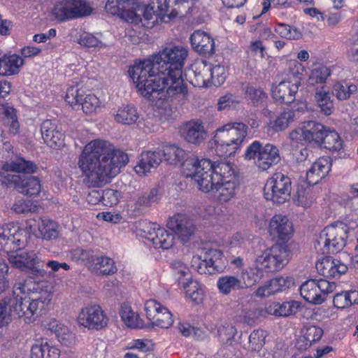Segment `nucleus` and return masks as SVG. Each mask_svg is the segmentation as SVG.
<instances>
[{
	"label": "nucleus",
	"mask_w": 358,
	"mask_h": 358,
	"mask_svg": "<svg viewBox=\"0 0 358 358\" xmlns=\"http://www.w3.org/2000/svg\"><path fill=\"white\" fill-rule=\"evenodd\" d=\"M173 275L182 287H186L187 282L192 280L189 268L182 262H176L173 264Z\"/></svg>",
	"instance_id": "nucleus-47"
},
{
	"label": "nucleus",
	"mask_w": 358,
	"mask_h": 358,
	"mask_svg": "<svg viewBox=\"0 0 358 358\" xmlns=\"http://www.w3.org/2000/svg\"><path fill=\"white\" fill-rule=\"evenodd\" d=\"M259 271L256 268H250L249 270L243 269L241 272L239 277L243 289H248L259 282L260 275Z\"/></svg>",
	"instance_id": "nucleus-52"
},
{
	"label": "nucleus",
	"mask_w": 358,
	"mask_h": 358,
	"mask_svg": "<svg viewBox=\"0 0 358 358\" xmlns=\"http://www.w3.org/2000/svg\"><path fill=\"white\" fill-rule=\"evenodd\" d=\"M162 152L159 151H147L142 152L141 159L134 167L136 173L141 176H145L155 169L162 162Z\"/></svg>",
	"instance_id": "nucleus-28"
},
{
	"label": "nucleus",
	"mask_w": 358,
	"mask_h": 358,
	"mask_svg": "<svg viewBox=\"0 0 358 358\" xmlns=\"http://www.w3.org/2000/svg\"><path fill=\"white\" fill-rule=\"evenodd\" d=\"M331 75V70L324 65H317L310 71L308 79V85H325V83Z\"/></svg>",
	"instance_id": "nucleus-44"
},
{
	"label": "nucleus",
	"mask_w": 358,
	"mask_h": 358,
	"mask_svg": "<svg viewBox=\"0 0 358 358\" xmlns=\"http://www.w3.org/2000/svg\"><path fill=\"white\" fill-rule=\"evenodd\" d=\"M39 236L44 239H55L58 236L57 224L52 220L43 217L38 222Z\"/></svg>",
	"instance_id": "nucleus-40"
},
{
	"label": "nucleus",
	"mask_w": 358,
	"mask_h": 358,
	"mask_svg": "<svg viewBox=\"0 0 358 358\" xmlns=\"http://www.w3.org/2000/svg\"><path fill=\"white\" fill-rule=\"evenodd\" d=\"M336 283L325 279H310L300 287L301 296L308 302L318 305L322 303L329 294L336 289Z\"/></svg>",
	"instance_id": "nucleus-12"
},
{
	"label": "nucleus",
	"mask_w": 358,
	"mask_h": 358,
	"mask_svg": "<svg viewBox=\"0 0 358 358\" xmlns=\"http://www.w3.org/2000/svg\"><path fill=\"white\" fill-rule=\"evenodd\" d=\"M41 292H47L50 294V301L52 300V294L50 291L43 289L39 287L38 285L35 284L31 280H23L16 282L13 288L12 294L7 297L17 296L21 299L22 303H29L34 295L39 294Z\"/></svg>",
	"instance_id": "nucleus-24"
},
{
	"label": "nucleus",
	"mask_w": 358,
	"mask_h": 358,
	"mask_svg": "<svg viewBox=\"0 0 358 358\" xmlns=\"http://www.w3.org/2000/svg\"><path fill=\"white\" fill-rule=\"evenodd\" d=\"M187 155L185 150L176 145L167 147L162 153L164 159L169 164H176L185 160Z\"/></svg>",
	"instance_id": "nucleus-50"
},
{
	"label": "nucleus",
	"mask_w": 358,
	"mask_h": 358,
	"mask_svg": "<svg viewBox=\"0 0 358 358\" xmlns=\"http://www.w3.org/2000/svg\"><path fill=\"white\" fill-rule=\"evenodd\" d=\"M148 231H144L145 237L152 241L155 248L168 250L173 245L175 237L173 234L155 223H148Z\"/></svg>",
	"instance_id": "nucleus-20"
},
{
	"label": "nucleus",
	"mask_w": 358,
	"mask_h": 358,
	"mask_svg": "<svg viewBox=\"0 0 358 358\" xmlns=\"http://www.w3.org/2000/svg\"><path fill=\"white\" fill-rule=\"evenodd\" d=\"M92 8L87 0H60L52 9V14L58 22H66L90 15Z\"/></svg>",
	"instance_id": "nucleus-10"
},
{
	"label": "nucleus",
	"mask_w": 358,
	"mask_h": 358,
	"mask_svg": "<svg viewBox=\"0 0 358 358\" xmlns=\"http://www.w3.org/2000/svg\"><path fill=\"white\" fill-rule=\"evenodd\" d=\"M189 39L193 49L200 55H206L214 53L215 42L208 34L201 30H196L191 35Z\"/></svg>",
	"instance_id": "nucleus-27"
},
{
	"label": "nucleus",
	"mask_w": 358,
	"mask_h": 358,
	"mask_svg": "<svg viewBox=\"0 0 358 358\" xmlns=\"http://www.w3.org/2000/svg\"><path fill=\"white\" fill-rule=\"evenodd\" d=\"M37 168V166L33 162L20 158L17 162H6L3 163L1 171L32 173L36 172Z\"/></svg>",
	"instance_id": "nucleus-36"
},
{
	"label": "nucleus",
	"mask_w": 358,
	"mask_h": 358,
	"mask_svg": "<svg viewBox=\"0 0 358 358\" xmlns=\"http://www.w3.org/2000/svg\"><path fill=\"white\" fill-rule=\"evenodd\" d=\"M156 14L165 21V17H167L169 20L177 17L175 12H171V8H173V3H171L169 0H157V1Z\"/></svg>",
	"instance_id": "nucleus-57"
},
{
	"label": "nucleus",
	"mask_w": 358,
	"mask_h": 358,
	"mask_svg": "<svg viewBox=\"0 0 358 358\" xmlns=\"http://www.w3.org/2000/svg\"><path fill=\"white\" fill-rule=\"evenodd\" d=\"M167 227L182 242L187 241L194 232V224L184 214L178 213L171 217L167 222Z\"/></svg>",
	"instance_id": "nucleus-21"
},
{
	"label": "nucleus",
	"mask_w": 358,
	"mask_h": 358,
	"mask_svg": "<svg viewBox=\"0 0 358 358\" xmlns=\"http://www.w3.org/2000/svg\"><path fill=\"white\" fill-rule=\"evenodd\" d=\"M208 73L215 85H222L227 77L226 70L224 66L215 65L213 67L203 64V72Z\"/></svg>",
	"instance_id": "nucleus-53"
},
{
	"label": "nucleus",
	"mask_w": 358,
	"mask_h": 358,
	"mask_svg": "<svg viewBox=\"0 0 358 358\" xmlns=\"http://www.w3.org/2000/svg\"><path fill=\"white\" fill-rule=\"evenodd\" d=\"M44 142L50 148L57 149L64 145V136L56 120H45L41 126Z\"/></svg>",
	"instance_id": "nucleus-23"
},
{
	"label": "nucleus",
	"mask_w": 358,
	"mask_h": 358,
	"mask_svg": "<svg viewBox=\"0 0 358 358\" xmlns=\"http://www.w3.org/2000/svg\"><path fill=\"white\" fill-rule=\"evenodd\" d=\"M49 329L53 331L58 341L65 346H71L76 343V336L69 329L54 320L50 324Z\"/></svg>",
	"instance_id": "nucleus-37"
},
{
	"label": "nucleus",
	"mask_w": 358,
	"mask_h": 358,
	"mask_svg": "<svg viewBox=\"0 0 358 358\" xmlns=\"http://www.w3.org/2000/svg\"><path fill=\"white\" fill-rule=\"evenodd\" d=\"M334 306L337 308H345L358 303V291L350 289L336 294L333 299Z\"/></svg>",
	"instance_id": "nucleus-38"
},
{
	"label": "nucleus",
	"mask_w": 358,
	"mask_h": 358,
	"mask_svg": "<svg viewBox=\"0 0 358 358\" xmlns=\"http://www.w3.org/2000/svg\"><path fill=\"white\" fill-rule=\"evenodd\" d=\"M102 203L108 207H112L118 203L120 197V192L113 189H105L101 190Z\"/></svg>",
	"instance_id": "nucleus-63"
},
{
	"label": "nucleus",
	"mask_w": 358,
	"mask_h": 358,
	"mask_svg": "<svg viewBox=\"0 0 358 358\" xmlns=\"http://www.w3.org/2000/svg\"><path fill=\"white\" fill-rule=\"evenodd\" d=\"M299 308V304L295 301L272 302L266 307V312L276 317H288L295 314Z\"/></svg>",
	"instance_id": "nucleus-32"
},
{
	"label": "nucleus",
	"mask_w": 358,
	"mask_h": 358,
	"mask_svg": "<svg viewBox=\"0 0 358 358\" xmlns=\"http://www.w3.org/2000/svg\"><path fill=\"white\" fill-rule=\"evenodd\" d=\"M215 163L208 159H199L196 155L187 157L182 163V173L187 178H192L201 190V185L207 175L212 174L214 170Z\"/></svg>",
	"instance_id": "nucleus-15"
},
{
	"label": "nucleus",
	"mask_w": 358,
	"mask_h": 358,
	"mask_svg": "<svg viewBox=\"0 0 358 358\" xmlns=\"http://www.w3.org/2000/svg\"><path fill=\"white\" fill-rule=\"evenodd\" d=\"M60 350L46 340L37 341L31 347V358H59Z\"/></svg>",
	"instance_id": "nucleus-31"
},
{
	"label": "nucleus",
	"mask_w": 358,
	"mask_h": 358,
	"mask_svg": "<svg viewBox=\"0 0 358 358\" xmlns=\"http://www.w3.org/2000/svg\"><path fill=\"white\" fill-rule=\"evenodd\" d=\"M120 317L124 324L131 328H138L140 327L138 315L132 310L128 304H122L120 311Z\"/></svg>",
	"instance_id": "nucleus-49"
},
{
	"label": "nucleus",
	"mask_w": 358,
	"mask_h": 358,
	"mask_svg": "<svg viewBox=\"0 0 358 358\" xmlns=\"http://www.w3.org/2000/svg\"><path fill=\"white\" fill-rule=\"evenodd\" d=\"M291 180L285 174L278 172L270 178L264 187V196L273 203H284L289 198Z\"/></svg>",
	"instance_id": "nucleus-13"
},
{
	"label": "nucleus",
	"mask_w": 358,
	"mask_h": 358,
	"mask_svg": "<svg viewBox=\"0 0 358 358\" xmlns=\"http://www.w3.org/2000/svg\"><path fill=\"white\" fill-rule=\"evenodd\" d=\"M315 196L316 195L312 187L300 185L297 187L293 201L297 206L307 208L312 206L315 200Z\"/></svg>",
	"instance_id": "nucleus-35"
},
{
	"label": "nucleus",
	"mask_w": 358,
	"mask_h": 358,
	"mask_svg": "<svg viewBox=\"0 0 358 358\" xmlns=\"http://www.w3.org/2000/svg\"><path fill=\"white\" fill-rule=\"evenodd\" d=\"M186 294L194 301L199 302L203 299V291L196 280L192 279L187 284L186 287H182Z\"/></svg>",
	"instance_id": "nucleus-58"
},
{
	"label": "nucleus",
	"mask_w": 358,
	"mask_h": 358,
	"mask_svg": "<svg viewBox=\"0 0 358 358\" xmlns=\"http://www.w3.org/2000/svg\"><path fill=\"white\" fill-rule=\"evenodd\" d=\"M192 266L201 274L212 275L222 272L225 268V258L217 249H210L200 256L194 257Z\"/></svg>",
	"instance_id": "nucleus-16"
},
{
	"label": "nucleus",
	"mask_w": 358,
	"mask_h": 358,
	"mask_svg": "<svg viewBox=\"0 0 358 358\" xmlns=\"http://www.w3.org/2000/svg\"><path fill=\"white\" fill-rule=\"evenodd\" d=\"M320 144L331 151H338L343 148V141L335 131H326L323 139Z\"/></svg>",
	"instance_id": "nucleus-46"
},
{
	"label": "nucleus",
	"mask_w": 358,
	"mask_h": 358,
	"mask_svg": "<svg viewBox=\"0 0 358 358\" xmlns=\"http://www.w3.org/2000/svg\"><path fill=\"white\" fill-rule=\"evenodd\" d=\"M94 253L92 250H84L83 248H76L71 252V257L75 262H82L88 267L94 257Z\"/></svg>",
	"instance_id": "nucleus-61"
},
{
	"label": "nucleus",
	"mask_w": 358,
	"mask_h": 358,
	"mask_svg": "<svg viewBox=\"0 0 358 358\" xmlns=\"http://www.w3.org/2000/svg\"><path fill=\"white\" fill-rule=\"evenodd\" d=\"M173 323L171 313L166 308L152 322V325L160 328H169Z\"/></svg>",
	"instance_id": "nucleus-62"
},
{
	"label": "nucleus",
	"mask_w": 358,
	"mask_h": 358,
	"mask_svg": "<svg viewBox=\"0 0 358 358\" xmlns=\"http://www.w3.org/2000/svg\"><path fill=\"white\" fill-rule=\"evenodd\" d=\"M129 74L138 92L148 99L155 94L160 99L177 100L181 104L188 100V90L182 78V71L158 69L149 62H136L129 68Z\"/></svg>",
	"instance_id": "nucleus-2"
},
{
	"label": "nucleus",
	"mask_w": 358,
	"mask_h": 358,
	"mask_svg": "<svg viewBox=\"0 0 358 358\" xmlns=\"http://www.w3.org/2000/svg\"><path fill=\"white\" fill-rule=\"evenodd\" d=\"M188 50L182 45L166 47L160 53L143 62H149L152 65L157 64L158 69L171 71H182Z\"/></svg>",
	"instance_id": "nucleus-8"
},
{
	"label": "nucleus",
	"mask_w": 358,
	"mask_h": 358,
	"mask_svg": "<svg viewBox=\"0 0 358 358\" xmlns=\"http://www.w3.org/2000/svg\"><path fill=\"white\" fill-rule=\"evenodd\" d=\"M159 198L158 190L155 188L150 189L148 192L140 194L137 196L135 201V210L139 211L142 208H148L152 204L158 202Z\"/></svg>",
	"instance_id": "nucleus-45"
},
{
	"label": "nucleus",
	"mask_w": 358,
	"mask_h": 358,
	"mask_svg": "<svg viewBox=\"0 0 358 358\" xmlns=\"http://www.w3.org/2000/svg\"><path fill=\"white\" fill-rule=\"evenodd\" d=\"M78 43L83 46L86 48H103L105 46L99 38L95 36L94 34L84 32L80 35L78 39Z\"/></svg>",
	"instance_id": "nucleus-60"
},
{
	"label": "nucleus",
	"mask_w": 358,
	"mask_h": 358,
	"mask_svg": "<svg viewBox=\"0 0 358 358\" xmlns=\"http://www.w3.org/2000/svg\"><path fill=\"white\" fill-rule=\"evenodd\" d=\"M356 91L355 85L337 83L334 85L332 93L338 100H346Z\"/></svg>",
	"instance_id": "nucleus-54"
},
{
	"label": "nucleus",
	"mask_w": 358,
	"mask_h": 358,
	"mask_svg": "<svg viewBox=\"0 0 358 358\" xmlns=\"http://www.w3.org/2000/svg\"><path fill=\"white\" fill-rule=\"evenodd\" d=\"M21 176L13 173L0 171V185L6 187H16L19 186Z\"/></svg>",
	"instance_id": "nucleus-64"
},
{
	"label": "nucleus",
	"mask_w": 358,
	"mask_h": 358,
	"mask_svg": "<svg viewBox=\"0 0 358 358\" xmlns=\"http://www.w3.org/2000/svg\"><path fill=\"white\" fill-rule=\"evenodd\" d=\"M13 267L23 272H29L36 277L45 278L48 273L43 269V262L34 251H17L8 256Z\"/></svg>",
	"instance_id": "nucleus-14"
},
{
	"label": "nucleus",
	"mask_w": 358,
	"mask_h": 358,
	"mask_svg": "<svg viewBox=\"0 0 358 358\" xmlns=\"http://www.w3.org/2000/svg\"><path fill=\"white\" fill-rule=\"evenodd\" d=\"M287 65V76L273 87L272 96L277 101L290 103L295 99L306 69L297 60H290Z\"/></svg>",
	"instance_id": "nucleus-6"
},
{
	"label": "nucleus",
	"mask_w": 358,
	"mask_h": 358,
	"mask_svg": "<svg viewBox=\"0 0 358 358\" xmlns=\"http://www.w3.org/2000/svg\"><path fill=\"white\" fill-rule=\"evenodd\" d=\"M5 124L9 127L10 134L16 135L19 133L20 124L17 121L16 110L13 107H6L4 110Z\"/></svg>",
	"instance_id": "nucleus-56"
},
{
	"label": "nucleus",
	"mask_w": 358,
	"mask_h": 358,
	"mask_svg": "<svg viewBox=\"0 0 358 358\" xmlns=\"http://www.w3.org/2000/svg\"><path fill=\"white\" fill-rule=\"evenodd\" d=\"M268 233L273 238L289 240L294 232L292 223L282 215H275L270 220Z\"/></svg>",
	"instance_id": "nucleus-22"
},
{
	"label": "nucleus",
	"mask_w": 358,
	"mask_h": 358,
	"mask_svg": "<svg viewBox=\"0 0 358 358\" xmlns=\"http://www.w3.org/2000/svg\"><path fill=\"white\" fill-rule=\"evenodd\" d=\"M266 336L267 334L263 329L253 330L249 336L248 349L254 352H259L265 344Z\"/></svg>",
	"instance_id": "nucleus-48"
},
{
	"label": "nucleus",
	"mask_w": 358,
	"mask_h": 358,
	"mask_svg": "<svg viewBox=\"0 0 358 358\" xmlns=\"http://www.w3.org/2000/svg\"><path fill=\"white\" fill-rule=\"evenodd\" d=\"M240 188L238 173L228 162H215L212 174L207 175L201 185L204 192H212L220 203H228L236 196Z\"/></svg>",
	"instance_id": "nucleus-3"
},
{
	"label": "nucleus",
	"mask_w": 358,
	"mask_h": 358,
	"mask_svg": "<svg viewBox=\"0 0 358 358\" xmlns=\"http://www.w3.org/2000/svg\"><path fill=\"white\" fill-rule=\"evenodd\" d=\"M244 158L247 160H254L255 164L262 171H266L280 161L278 148L270 143L264 146L258 141L252 142L246 148Z\"/></svg>",
	"instance_id": "nucleus-9"
},
{
	"label": "nucleus",
	"mask_w": 358,
	"mask_h": 358,
	"mask_svg": "<svg viewBox=\"0 0 358 358\" xmlns=\"http://www.w3.org/2000/svg\"><path fill=\"white\" fill-rule=\"evenodd\" d=\"M293 285L292 278L287 276L275 278L259 287L255 291V296L261 298L267 297L271 294L283 292Z\"/></svg>",
	"instance_id": "nucleus-26"
},
{
	"label": "nucleus",
	"mask_w": 358,
	"mask_h": 358,
	"mask_svg": "<svg viewBox=\"0 0 358 358\" xmlns=\"http://www.w3.org/2000/svg\"><path fill=\"white\" fill-rule=\"evenodd\" d=\"M303 124L306 134V141L321 143L326 132L324 127L314 121L305 122Z\"/></svg>",
	"instance_id": "nucleus-43"
},
{
	"label": "nucleus",
	"mask_w": 358,
	"mask_h": 358,
	"mask_svg": "<svg viewBox=\"0 0 358 358\" xmlns=\"http://www.w3.org/2000/svg\"><path fill=\"white\" fill-rule=\"evenodd\" d=\"M334 262V258L331 257H325L316 263L315 267L317 273L327 278H332V263Z\"/></svg>",
	"instance_id": "nucleus-59"
},
{
	"label": "nucleus",
	"mask_w": 358,
	"mask_h": 358,
	"mask_svg": "<svg viewBox=\"0 0 358 358\" xmlns=\"http://www.w3.org/2000/svg\"><path fill=\"white\" fill-rule=\"evenodd\" d=\"M138 118L136 108L131 105L120 107L115 115V120L122 124H132Z\"/></svg>",
	"instance_id": "nucleus-42"
},
{
	"label": "nucleus",
	"mask_w": 358,
	"mask_h": 358,
	"mask_svg": "<svg viewBox=\"0 0 358 358\" xmlns=\"http://www.w3.org/2000/svg\"><path fill=\"white\" fill-rule=\"evenodd\" d=\"M331 163L329 157H320L313 163L306 173V179L309 185L317 184L330 171Z\"/></svg>",
	"instance_id": "nucleus-29"
},
{
	"label": "nucleus",
	"mask_w": 358,
	"mask_h": 358,
	"mask_svg": "<svg viewBox=\"0 0 358 358\" xmlns=\"http://www.w3.org/2000/svg\"><path fill=\"white\" fill-rule=\"evenodd\" d=\"M275 31L282 38L288 40H298L302 36L299 29L285 23H278L275 27Z\"/></svg>",
	"instance_id": "nucleus-51"
},
{
	"label": "nucleus",
	"mask_w": 358,
	"mask_h": 358,
	"mask_svg": "<svg viewBox=\"0 0 358 358\" xmlns=\"http://www.w3.org/2000/svg\"><path fill=\"white\" fill-rule=\"evenodd\" d=\"M17 188L22 194L32 196L38 195L41 189L40 180L34 176L21 177Z\"/></svg>",
	"instance_id": "nucleus-41"
},
{
	"label": "nucleus",
	"mask_w": 358,
	"mask_h": 358,
	"mask_svg": "<svg viewBox=\"0 0 358 358\" xmlns=\"http://www.w3.org/2000/svg\"><path fill=\"white\" fill-rule=\"evenodd\" d=\"M98 275H110L117 271L114 260L107 256L94 255L89 267Z\"/></svg>",
	"instance_id": "nucleus-30"
},
{
	"label": "nucleus",
	"mask_w": 358,
	"mask_h": 358,
	"mask_svg": "<svg viewBox=\"0 0 358 358\" xmlns=\"http://www.w3.org/2000/svg\"><path fill=\"white\" fill-rule=\"evenodd\" d=\"M348 238V227L342 222L327 226L317 238L315 247L322 254L336 253L343 249Z\"/></svg>",
	"instance_id": "nucleus-7"
},
{
	"label": "nucleus",
	"mask_w": 358,
	"mask_h": 358,
	"mask_svg": "<svg viewBox=\"0 0 358 358\" xmlns=\"http://www.w3.org/2000/svg\"><path fill=\"white\" fill-rule=\"evenodd\" d=\"M217 286L220 292L224 295L229 294L232 291L242 290L239 277L233 275H225L218 278Z\"/></svg>",
	"instance_id": "nucleus-39"
},
{
	"label": "nucleus",
	"mask_w": 358,
	"mask_h": 358,
	"mask_svg": "<svg viewBox=\"0 0 358 358\" xmlns=\"http://www.w3.org/2000/svg\"><path fill=\"white\" fill-rule=\"evenodd\" d=\"M1 74L4 76L16 75L24 64V59L17 55H3L1 57Z\"/></svg>",
	"instance_id": "nucleus-33"
},
{
	"label": "nucleus",
	"mask_w": 358,
	"mask_h": 358,
	"mask_svg": "<svg viewBox=\"0 0 358 358\" xmlns=\"http://www.w3.org/2000/svg\"><path fill=\"white\" fill-rule=\"evenodd\" d=\"M289 250L287 245L275 244L262 252L256 257L257 266H261L268 271H278L289 262Z\"/></svg>",
	"instance_id": "nucleus-11"
},
{
	"label": "nucleus",
	"mask_w": 358,
	"mask_h": 358,
	"mask_svg": "<svg viewBox=\"0 0 358 358\" xmlns=\"http://www.w3.org/2000/svg\"><path fill=\"white\" fill-rule=\"evenodd\" d=\"M315 100L324 115H329L333 113L334 103L330 97L329 88L326 85L316 89Z\"/></svg>",
	"instance_id": "nucleus-34"
},
{
	"label": "nucleus",
	"mask_w": 358,
	"mask_h": 358,
	"mask_svg": "<svg viewBox=\"0 0 358 358\" xmlns=\"http://www.w3.org/2000/svg\"><path fill=\"white\" fill-rule=\"evenodd\" d=\"M128 162L125 152L115 150L108 141L96 139L84 147L78 165L88 186L100 187L110 182Z\"/></svg>",
	"instance_id": "nucleus-1"
},
{
	"label": "nucleus",
	"mask_w": 358,
	"mask_h": 358,
	"mask_svg": "<svg viewBox=\"0 0 358 358\" xmlns=\"http://www.w3.org/2000/svg\"><path fill=\"white\" fill-rule=\"evenodd\" d=\"M181 137L188 143L200 145L207 138L208 132L203 122L192 119L184 122L179 129Z\"/></svg>",
	"instance_id": "nucleus-19"
},
{
	"label": "nucleus",
	"mask_w": 358,
	"mask_h": 358,
	"mask_svg": "<svg viewBox=\"0 0 358 358\" xmlns=\"http://www.w3.org/2000/svg\"><path fill=\"white\" fill-rule=\"evenodd\" d=\"M136 6L135 0H108L105 8L112 15L133 20L136 15Z\"/></svg>",
	"instance_id": "nucleus-25"
},
{
	"label": "nucleus",
	"mask_w": 358,
	"mask_h": 358,
	"mask_svg": "<svg viewBox=\"0 0 358 358\" xmlns=\"http://www.w3.org/2000/svg\"><path fill=\"white\" fill-rule=\"evenodd\" d=\"M108 319L99 305L90 304L83 307L78 312L77 322L90 330H101L108 324Z\"/></svg>",
	"instance_id": "nucleus-17"
},
{
	"label": "nucleus",
	"mask_w": 358,
	"mask_h": 358,
	"mask_svg": "<svg viewBox=\"0 0 358 358\" xmlns=\"http://www.w3.org/2000/svg\"><path fill=\"white\" fill-rule=\"evenodd\" d=\"M29 304L22 303L17 296L4 297L0 300V328L7 327L15 315L23 320L26 324L33 323L40 312L50 302V294L41 292L31 298Z\"/></svg>",
	"instance_id": "nucleus-4"
},
{
	"label": "nucleus",
	"mask_w": 358,
	"mask_h": 358,
	"mask_svg": "<svg viewBox=\"0 0 358 358\" xmlns=\"http://www.w3.org/2000/svg\"><path fill=\"white\" fill-rule=\"evenodd\" d=\"M65 101L71 106H81L82 110L86 114L96 112L101 107V101L94 94H85L83 90L78 86L68 88Z\"/></svg>",
	"instance_id": "nucleus-18"
},
{
	"label": "nucleus",
	"mask_w": 358,
	"mask_h": 358,
	"mask_svg": "<svg viewBox=\"0 0 358 358\" xmlns=\"http://www.w3.org/2000/svg\"><path fill=\"white\" fill-rule=\"evenodd\" d=\"M294 117V113L291 110L281 113L275 120L270 122L272 129L275 131L285 130Z\"/></svg>",
	"instance_id": "nucleus-55"
},
{
	"label": "nucleus",
	"mask_w": 358,
	"mask_h": 358,
	"mask_svg": "<svg viewBox=\"0 0 358 358\" xmlns=\"http://www.w3.org/2000/svg\"><path fill=\"white\" fill-rule=\"evenodd\" d=\"M248 127L243 122H231L217 128L214 135L216 151L221 157L234 155L248 135Z\"/></svg>",
	"instance_id": "nucleus-5"
}]
</instances>
